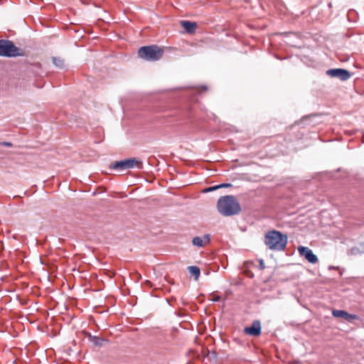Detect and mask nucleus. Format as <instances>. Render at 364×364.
<instances>
[{
	"label": "nucleus",
	"mask_w": 364,
	"mask_h": 364,
	"mask_svg": "<svg viewBox=\"0 0 364 364\" xmlns=\"http://www.w3.org/2000/svg\"><path fill=\"white\" fill-rule=\"evenodd\" d=\"M217 208L225 216L237 215L241 212V207L233 196H225L218 200Z\"/></svg>",
	"instance_id": "nucleus-1"
},
{
	"label": "nucleus",
	"mask_w": 364,
	"mask_h": 364,
	"mask_svg": "<svg viewBox=\"0 0 364 364\" xmlns=\"http://www.w3.org/2000/svg\"><path fill=\"white\" fill-rule=\"evenodd\" d=\"M287 235L277 230H271L266 233L264 243L271 250H284L287 244Z\"/></svg>",
	"instance_id": "nucleus-2"
},
{
	"label": "nucleus",
	"mask_w": 364,
	"mask_h": 364,
	"mask_svg": "<svg viewBox=\"0 0 364 364\" xmlns=\"http://www.w3.org/2000/svg\"><path fill=\"white\" fill-rule=\"evenodd\" d=\"M164 53L162 48L151 45L141 47L138 50V56L147 61H156L162 58Z\"/></svg>",
	"instance_id": "nucleus-3"
},
{
	"label": "nucleus",
	"mask_w": 364,
	"mask_h": 364,
	"mask_svg": "<svg viewBox=\"0 0 364 364\" xmlns=\"http://www.w3.org/2000/svg\"><path fill=\"white\" fill-rule=\"evenodd\" d=\"M22 55L21 50L17 48L12 41L0 40V56L10 58L21 56Z\"/></svg>",
	"instance_id": "nucleus-4"
},
{
	"label": "nucleus",
	"mask_w": 364,
	"mask_h": 364,
	"mask_svg": "<svg viewBox=\"0 0 364 364\" xmlns=\"http://www.w3.org/2000/svg\"><path fill=\"white\" fill-rule=\"evenodd\" d=\"M134 167H136L138 168H142V162L135 158H130L128 159H125L123 161H118L112 163L109 165V168L111 169H120V170H125L132 168Z\"/></svg>",
	"instance_id": "nucleus-5"
},
{
	"label": "nucleus",
	"mask_w": 364,
	"mask_h": 364,
	"mask_svg": "<svg viewBox=\"0 0 364 364\" xmlns=\"http://www.w3.org/2000/svg\"><path fill=\"white\" fill-rule=\"evenodd\" d=\"M326 74L331 77H337L341 80H346L350 77V73L345 69L336 68L329 69L327 70Z\"/></svg>",
	"instance_id": "nucleus-6"
},
{
	"label": "nucleus",
	"mask_w": 364,
	"mask_h": 364,
	"mask_svg": "<svg viewBox=\"0 0 364 364\" xmlns=\"http://www.w3.org/2000/svg\"><path fill=\"white\" fill-rule=\"evenodd\" d=\"M261 322L259 320H255L250 326H247L244 329V332L252 336H259L261 334Z\"/></svg>",
	"instance_id": "nucleus-7"
},
{
	"label": "nucleus",
	"mask_w": 364,
	"mask_h": 364,
	"mask_svg": "<svg viewBox=\"0 0 364 364\" xmlns=\"http://www.w3.org/2000/svg\"><path fill=\"white\" fill-rule=\"evenodd\" d=\"M332 315L336 318H342L345 321L352 322L353 320H358L359 317L356 314H351L344 310L334 309Z\"/></svg>",
	"instance_id": "nucleus-8"
},
{
	"label": "nucleus",
	"mask_w": 364,
	"mask_h": 364,
	"mask_svg": "<svg viewBox=\"0 0 364 364\" xmlns=\"http://www.w3.org/2000/svg\"><path fill=\"white\" fill-rule=\"evenodd\" d=\"M85 336L88 339V341L92 343L95 346L102 347L104 345V343L106 341L105 339L92 336L89 332H85Z\"/></svg>",
	"instance_id": "nucleus-9"
},
{
	"label": "nucleus",
	"mask_w": 364,
	"mask_h": 364,
	"mask_svg": "<svg viewBox=\"0 0 364 364\" xmlns=\"http://www.w3.org/2000/svg\"><path fill=\"white\" fill-rule=\"evenodd\" d=\"M181 26L185 29L188 33H194L197 28L196 22H191L189 21H181Z\"/></svg>",
	"instance_id": "nucleus-10"
},
{
	"label": "nucleus",
	"mask_w": 364,
	"mask_h": 364,
	"mask_svg": "<svg viewBox=\"0 0 364 364\" xmlns=\"http://www.w3.org/2000/svg\"><path fill=\"white\" fill-rule=\"evenodd\" d=\"M210 242V237L208 235H204L203 237H196L193 239L192 242L195 246L198 247H204Z\"/></svg>",
	"instance_id": "nucleus-11"
},
{
	"label": "nucleus",
	"mask_w": 364,
	"mask_h": 364,
	"mask_svg": "<svg viewBox=\"0 0 364 364\" xmlns=\"http://www.w3.org/2000/svg\"><path fill=\"white\" fill-rule=\"evenodd\" d=\"M301 256L304 257L312 264H315L318 262V257L313 252H299Z\"/></svg>",
	"instance_id": "nucleus-12"
},
{
	"label": "nucleus",
	"mask_w": 364,
	"mask_h": 364,
	"mask_svg": "<svg viewBox=\"0 0 364 364\" xmlns=\"http://www.w3.org/2000/svg\"><path fill=\"white\" fill-rule=\"evenodd\" d=\"M187 269L190 274L194 277V279L197 281L200 274V268L197 266H188Z\"/></svg>",
	"instance_id": "nucleus-13"
},
{
	"label": "nucleus",
	"mask_w": 364,
	"mask_h": 364,
	"mask_svg": "<svg viewBox=\"0 0 364 364\" xmlns=\"http://www.w3.org/2000/svg\"><path fill=\"white\" fill-rule=\"evenodd\" d=\"M53 63L58 68H63L64 67V60L59 57H53Z\"/></svg>",
	"instance_id": "nucleus-14"
},
{
	"label": "nucleus",
	"mask_w": 364,
	"mask_h": 364,
	"mask_svg": "<svg viewBox=\"0 0 364 364\" xmlns=\"http://www.w3.org/2000/svg\"><path fill=\"white\" fill-rule=\"evenodd\" d=\"M258 262L259 263V269H264L265 268L264 260L262 259H259Z\"/></svg>",
	"instance_id": "nucleus-15"
},
{
	"label": "nucleus",
	"mask_w": 364,
	"mask_h": 364,
	"mask_svg": "<svg viewBox=\"0 0 364 364\" xmlns=\"http://www.w3.org/2000/svg\"><path fill=\"white\" fill-rule=\"evenodd\" d=\"M219 187H218V186H213V187H209L206 189H205V192H209V191H215L216 189H218Z\"/></svg>",
	"instance_id": "nucleus-16"
},
{
	"label": "nucleus",
	"mask_w": 364,
	"mask_h": 364,
	"mask_svg": "<svg viewBox=\"0 0 364 364\" xmlns=\"http://www.w3.org/2000/svg\"><path fill=\"white\" fill-rule=\"evenodd\" d=\"M231 186H232V184H230V183H222V184L218 185V187H219V188H228V187H231Z\"/></svg>",
	"instance_id": "nucleus-17"
},
{
	"label": "nucleus",
	"mask_w": 364,
	"mask_h": 364,
	"mask_svg": "<svg viewBox=\"0 0 364 364\" xmlns=\"http://www.w3.org/2000/svg\"><path fill=\"white\" fill-rule=\"evenodd\" d=\"M220 299V297L218 295H214L213 296V299H212V301H215V302H217V301H219Z\"/></svg>",
	"instance_id": "nucleus-18"
},
{
	"label": "nucleus",
	"mask_w": 364,
	"mask_h": 364,
	"mask_svg": "<svg viewBox=\"0 0 364 364\" xmlns=\"http://www.w3.org/2000/svg\"><path fill=\"white\" fill-rule=\"evenodd\" d=\"M297 250H310L308 247L304 246H299Z\"/></svg>",
	"instance_id": "nucleus-19"
},
{
	"label": "nucleus",
	"mask_w": 364,
	"mask_h": 364,
	"mask_svg": "<svg viewBox=\"0 0 364 364\" xmlns=\"http://www.w3.org/2000/svg\"><path fill=\"white\" fill-rule=\"evenodd\" d=\"M40 260L42 264H47L46 261L41 256L40 257Z\"/></svg>",
	"instance_id": "nucleus-20"
},
{
	"label": "nucleus",
	"mask_w": 364,
	"mask_h": 364,
	"mask_svg": "<svg viewBox=\"0 0 364 364\" xmlns=\"http://www.w3.org/2000/svg\"><path fill=\"white\" fill-rule=\"evenodd\" d=\"M145 284H146V285H148V286H151V282H150V281H149V280H146Z\"/></svg>",
	"instance_id": "nucleus-21"
}]
</instances>
